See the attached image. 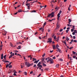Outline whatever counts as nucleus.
<instances>
[{"label": "nucleus", "instance_id": "1", "mask_svg": "<svg viewBox=\"0 0 77 77\" xmlns=\"http://www.w3.org/2000/svg\"><path fill=\"white\" fill-rule=\"evenodd\" d=\"M49 40L47 42V43H51L52 42V38H49L48 39Z\"/></svg>", "mask_w": 77, "mask_h": 77}, {"label": "nucleus", "instance_id": "2", "mask_svg": "<svg viewBox=\"0 0 77 77\" xmlns=\"http://www.w3.org/2000/svg\"><path fill=\"white\" fill-rule=\"evenodd\" d=\"M41 63L40 62H39L37 65V66H40L42 68V65H41Z\"/></svg>", "mask_w": 77, "mask_h": 77}, {"label": "nucleus", "instance_id": "3", "mask_svg": "<svg viewBox=\"0 0 77 77\" xmlns=\"http://www.w3.org/2000/svg\"><path fill=\"white\" fill-rule=\"evenodd\" d=\"M42 61L41 62L42 63H46V62L45 60V58H43L42 59H41Z\"/></svg>", "mask_w": 77, "mask_h": 77}, {"label": "nucleus", "instance_id": "4", "mask_svg": "<svg viewBox=\"0 0 77 77\" xmlns=\"http://www.w3.org/2000/svg\"><path fill=\"white\" fill-rule=\"evenodd\" d=\"M52 14H54V13L52 12L51 14H49L47 17L48 18H50Z\"/></svg>", "mask_w": 77, "mask_h": 77}, {"label": "nucleus", "instance_id": "5", "mask_svg": "<svg viewBox=\"0 0 77 77\" xmlns=\"http://www.w3.org/2000/svg\"><path fill=\"white\" fill-rule=\"evenodd\" d=\"M60 27L59 26V24H58V23L57 22V28L56 29H59Z\"/></svg>", "mask_w": 77, "mask_h": 77}, {"label": "nucleus", "instance_id": "6", "mask_svg": "<svg viewBox=\"0 0 77 77\" xmlns=\"http://www.w3.org/2000/svg\"><path fill=\"white\" fill-rule=\"evenodd\" d=\"M39 61V60H35L34 61V63H36V64H37V63H38Z\"/></svg>", "mask_w": 77, "mask_h": 77}, {"label": "nucleus", "instance_id": "7", "mask_svg": "<svg viewBox=\"0 0 77 77\" xmlns=\"http://www.w3.org/2000/svg\"><path fill=\"white\" fill-rule=\"evenodd\" d=\"M71 6V5H69V7L68 8V10L69 11H70L71 10H70V8Z\"/></svg>", "mask_w": 77, "mask_h": 77}, {"label": "nucleus", "instance_id": "8", "mask_svg": "<svg viewBox=\"0 0 77 77\" xmlns=\"http://www.w3.org/2000/svg\"><path fill=\"white\" fill-rule=\"evenodd\" d=\"M57 16L58 17H57V20H59V18L60 17V14H58Z\"/></svg>", "mask_w": 77, "mask_h": 77}, {"label": "nucleus", "instance_id": "9", "mask_svg": "<svg viewBox=\"0 0 77 77\" xmlns=\"http://www.w3.org/2000/svg\"><path fill=\"white\" fill-rule=\"evenodd\" d=\"M10 46H11V47H14V45L12 43H10Z\"/></svg>", "mask_w": 77, "mask_h": 77}, {"label": "nucleus", "instance_id": "10", "mask_svg": "<svg viewBox=\"0 0 77 77\" xmlns=\"http://www.w3.org/2000/svg\"><path fill=\"white\" fill-rule=\"evenodd\" d=\"M51 64H53L54 63V62L53 61V60L51 59V60L50 61Z\"/></svg>", "mask_w": 77, "mask_h": 77}, {"label": "nucleus", "instance_id": "11", "mask_svg": "<svg viewBox=\"0 0 77 77\" xmlns=\"http://www.w3.org/2000/svg\"><path fill=\"white\" fill-rule=\"evenodd\" d=\"M1 56V59H3V54H2Z\"/></svg>", "mask_w": 77, "mask_h": 77}, {"label": "nucleus", "instance_id": "12", "mask_svg": "<svg viewBox=\"0 0 77 77\" xmlns=\"http://www.w3.org/2000/svg\"><path fill=\"white\" fill-rule=\"evenodd\" d=\"M31 65L29 63H28L27 64V66H28V67H29Z\"/></svg>", "mask_w": 77, "mask_h": 77}, {"label": "nucleus", "instance_id": "13", "mask_svg": "<svg viewBox=\"0 0 77 77\" xmlns=\"http://www.w3.org/2000/svg\"><path fill=\"white\" fill-rule=\"evenodd\" d=\"M59 36H58V38H57L56 39V41L57 42H58L59 41Z\"/></svg>", "mask_w": 77, "mask_h": 77}, {"label": "nucleus", "instance_id": "14", "mask_svg": "<svg viewBox=\"0 0 77 77\" xmlns=\"http://www.w3.org/2000/svg\"><path fill=\"white\" fill-rule=\"evenodd\" d=\"M52 46L53 47V49H56V46H55V45H52Z\"/></svg>", "mask_w": 77, "mask_h": 77}, {"label": "nucleus", "instance_id": "15", "mask_svg": "<svg viewBox=\"0 0 77 77\" xmlns=\"http://www.w3.org/2000/svg\"><path fill=\"white\" fill-rule=\"evenodd\" d=\"M68 21H69V22H68L69 24H70V22H71V19H69L68 20Z\"/></svg>", "mask_w": 77, "mask_h": 77}, {"label": "nucleus", "instance_id": "16", "mask_svg": "<svg viewBox=\"0 0 77 77\" xmlns=\"http://www.w3.org/2000/svg\"><path fill=\"white\" fill-rule=\"evenodd\" d=\"M22 11H22V9H20L18 10V11L17 12H22Z\"/></svg>", "mask_w": 77, "mask_h": 77}, {"label": "nucleus", "instance_id": "17", "mask_svg": "<svg viewBox=\"0 0 77 77\" xmlns=\"http://www.w3.org/2000/svg\"><path fill=\"white\" fill-rule=\"evenodd\" d=\"M30 3H28V2H27V3H26V6H28V5H29V6H30Z\"/></svg>", "mask_w": 77, "mask_h": 77}, {"label": "nucleus", "instance_id": "18", "mask_svg": "<svg viewBox=\"0 0 77 77\" xmlns=\"http://www.w3.org/2000/svg\"><path fill=\"white\" fill-rule=\"evenodd\" d=\"M55 66L57 68H58V67H59V64H57V65H56Z\"/></svg>", "mask_w": 77, "mask_h": 77}, {"label": "nucleus", "instance_id": "19", "mask_svg": "<svg viewBox=\"0 0 77 77\" xmlns=\"http://www.w3.org/2000/svg\"><path fill=\"white\" fill-rule=\"evenodd\" d=\"M32 61L34 62V61H36V58H32Z\"/></svg>", "mask_w": 77, "mask_h": 77}, {"label": "nucleus", "instance_id": "20", "mask_svg": "<svg viewBox=\"0 0 77 77\" xmlns=\"http://www.w3.org/2000/svg\"><path fill=\"white\" fill-rule=\"evenodd\" d=\"M64 44L66 45V46H67V48H68V46H67V45H66V40H65L64 42Z\"/></svg>", "mask_w": 77, "mask_h": 77}, {"label": "nucleus", "instance_id": "21", "mask_svg": "<svg viewBox=\"0 0 77 77\" xmlns=\"http://www.w3.org/2000/svg\"><path fill=\"white\" fill-rule=\"evenodd\" d=\"M43 66H46L47 65L44 63H43Z\"/></svg>", "mask_w": 77, "mask_h": 77}, {"label": "nucleus", "instance_id": "22", "mask_svg": "<svg viewBox=\"0 0 77 77\" xmlns=\"http://www.w3.org/2000/svg\"><path fill=\"white\" fill-rule=\"evenodd\" d=\"M18 48H17V49H21V46H19Z\"/></svg>", "mask_w": 77, "mask_h": 77}, {"label": "nucleus", "instance_id": "23", "mask_svg": "<svg viewBox=\"0 0 77 77\" xmlns=\"http://www.w3.org/2000/svg\"><path fill=\"white\" fill-rule=\"evenodd\" d=\"M68 48H69V49H70V50H71L72 48H73V47L72 46L71 47H70V48H69V47L68 46Z\"/></svg>", "mask_w": 77, "mask_h": 77}, {"label": "nucleus", "instance_id": "24", "mask_svg": "<svg viewBox=\"0 0 77 77\" xmlns=\"http://www.w3.org/2000/svg\"><path fill=\"white\" fill-rule=\"evenodd\" d=\"M48 60L49 61H51V59H52L50 58H49V57H48Z\"/></svg>", "mask_w": 77, "mask_h": 77}, {"label": "nucleus", "instance_id": "25", "mask_svg": "<svg viewBox=\"0 0 77 77\" xmlns=\"http://www.w3.org/2000/svg\"><path fill=\"white\" fill-rule=\"evenodd\" d=\"M27 72H24V75H27Z\"/></svg>", "mask_w": 77, "mask_h": 77}, {"label": "nucleus", "instance_id": "26", "mask_svg": "<svg viewBox=\"0 0 77 77\" xmlns=\"http://www.w3.org/2000/svg\"><path fill=\"white\" fill-rule=\"evenodd\" d=\"M12 57V54H11L10 56L9 57V59H11Z\"/></svg>", "mask_w": 77, "mask_h": 77}, {"label": "nucleus", "instance_id": "27", "mask_svg": "<svg viewBox=\"0 0 77 77\" xmlns=\"http://www.w3.org/2000/svg\"><path fill=\"white\" fill-rule=\"evenodd\" d=\"M31 12H36V11H35V10L31 11Z\"/></svg>", "mask_w": 77, "mask_h": 77}, {"label": "nucleus", "instance_id": "28", "mask_svg": "<svg viewBox=\"0 0 77 77\" xmlns=\"http://www.w3.org/2000/svg\"><path fill=\"white\" fill-rule=\"evenodd\" d=\"M32 1L31 0H27L26 3H28V2H30Z\"/></svg>", "mask_w": 77, "mask_h": 77}, {"label": "nucleus", "instance_id": "29", "mask_svg": "<svg viewBox=\"0 0 77 77\" xmlns=\"http://www.w3.org/2000/svg\"><path fill=\"white\" fill-rule=\"evenodd\" d=\"M72 52L73 54H76V52H75L74 51H72Z\"/></svg>", "mask_w": 77, "mask_h": 77}, {"label": "nucleus", "instance_id": "30", "mask_svg": "<svg viewBox=\"0 0 77 77\" xmlns=\"http://www.w3.org/2000/svg\"><path fill=\"white\" fill-rule=\"evenodd\" d=\"M68 26H69V27H73V26L71 25H69V24H68Z\"/></svg>", "mask_w": 77, "mask_h": 77}, {"label": "nucleus", "instance_id": "31", "mask_svg": "<svg viewBox=\"0 0 77 77\" xmlns=\"http://www.w3.org/2000/svg\"><path fill=\"white\" fill-rule=\"evenodd\" d=\"M52 17H54V14H52V15H51V18Z\"/></svg>", "mask_w": 77, "mask_h": 77}, {"label": "nucleus", "instance_id": "32", "mask_svg": "<svg viewBox=\"0 0 77 77\" xmlns=\"http://www.w3.org/2000/svg\"><path fill=\"white\" fill-rule=\"evenodd\" d=\"M6 55H5L3 57V58H4V59H6Z\"/></svg>", "mask_w": 77, "mask_h": 77}, {"label": "nucleus", "instance_id": "33", "mask_svg": "<svg viewBox=\"0 0 77 77\" xmlns=\"http://www.w3.org/2000/svg\"><path fill=\"white\" fill-rule=\"evenodd\" d=\"M74 32L75 33H77V31L76 30H74Z\"/></svg>", "mask_w": 77, "mask_h": 77}, {"label": "nucleus", "instance_id": "34", "mask_svg": "<svg viewBox=\"0 0 77 77\" xmlns=\"http://www.w3.org/2000/svg\"><path fill=\"white\" fill-rule=\"evenodd\" d=\"M50 31H51V30H50V29H48V32H50Z\"/></svg>", "mask_w": 77, "mask_h": 77}, {"label": "nucleus", "instance_id": "35", "mask_svg": "<svg viewBox=\"0 0 77 77\" xmlns=\"http://www.w3.org/2000/svg\"><path fill=\"white\" fill-rule=\"evenodd\" d=\"M49 69L48 68H46L45 69V70H46L47 71H48Z\"/></svg>", "mask_w": 77, "mask_h": 77}, {"label": "nucleus", "instance_id": "36", "mask_svg": "<svg viewBox=\"0 0 77 77\" xmlns=\"http://www.w3.org/2000/svg\"><path fill=\"white\" fill-rule=\"evenodd\" d=\"M2 62H5L6 61V59H3L2 60Z\"/></svg>", "mask_w": 77, "mask_h": 77}, {"label": "nucleus", "instance_id": "37", "mask_svg": "<svg viewBox=\"0 0 77 77\" xmlns=\"http://www.w3.org/2000/svg\"><path fill=\"white\" fill-rule=\"evenodd\" d=\"M73 28L72 29H73V30H74L75 29V26H73Z\"/></svg>", "mask_w": 77, "mask_h": 77}, {"label": "nucleus", "instance_id": "38", "mask_svg": "<svg viewBox=\"0 0 77 77\" xmlns=\"http://www.w3.org/2000/svg\"><path fill=\"white\" fill-rule=\"evenodd\" d=\"M27 9H30V5H29V6H28V7H27Z\"/></svg>", "mask_w": 77, "mask_h": 77}, {"label": "nucleus", "instance_id": "39", "mask_svg": "<svg viewBox=\"0 0 77 77\" xmlns=\"http://www.w3.org/2000/svg\"><path fill=\"white\" fill-rule=\"evenodd\" d=\"M55 9H57H57H59V7H57L55 8Z\"/></svg>", "mask_w": 77, "mask_h": 77}, {"label": "nucleus", "instance_id": "40", "mask_svg": "<svg viewBox=\"0 0 77 77\" xmlns=\"http://www.w3.org/2000/svg\"><path fill=\"white\" fill-rule=\"evenodd\" d=\"M33 72L32 71L30 72V74H33Z\"/></svg>", "mask_w": 77, "mask_h": 77}, {"label": "nucleus", "instance_id": "41", "mask_svg": "<svg viewBox=\"0 0 77 77\" xmlns=\"http://www.w3.org/2000/svg\"><path fill=\"white\" fill-rule=\"evenodd\" d=\"M45 54H43L42 56L43 57H44L45 56Z\"/></svg>", "mask_w": 77, "mask_h": 77}, {"label": "nucleus", "instance_id": "42", "mask_svg": "<svg viewBox=\"0 0 77 77\" xmlns=\"http://www.w3.org/2000/svg\"><path fill=\"white\" fill-rule=\"evenodd\" d=\"M8 66H9V64H7L6 65V68H7L8 67Z\"/></svg>", "mask_w": 77, "mask_h": 77}, {"label": "nucleus", "instance_id": "43", "mask_svg": "<svg viewBox=\"0 0 77 77\" xmlns=\"http://www.w3.org/2000/svg\"><path fill=\"white\" fill-rule=\"evenodd\" d=\"M69 59L70 60H72V58H71V57H69Z\"/></svg>", "mask_w": 77, "mask_h": 77}, {"label": "nucleus", "instance_id": "44", "mask_svg": "<svg viewBox=\"0 0 77 77\" xmlns=\"http://www.w3.org/2000/svg\"><path fill=\"white\" fill-rule=\"evenodd\" d=\"M73 58L74 59H75V58H76V56H73Z\"/></svg>", "mask_w": 77, "mask_h": 77}, {"label": "nucleus", "instance_id": "45", "mask_svg": "<svg viewBox=\"0 0 77 77\" xmlns=\"http://www.w3.org/2000/svg\"><path fill=\"white\" fill-rule=\"evenodd\" d=\"M59 60L60 61H63V59H62V58L60 59Z\"/></svg>", "mask_w": 77, "mask_h": 77}, {"label": "nucleus", "instance_id": "46", "mask_svg": "<svg viewBox=\"0 0 77 77\" xmlns=\"http://www.w3.org/2000/svg\"><path fill=\"white\" fill-rule=\"evenodd\" d=\"M71 32H74V30L73 29H71Z\"/></svg>", "mask_w": 77, "mask_h": 77}, {"label": "nucleus", "instance_id": "47", "mask_svg": "<svg viewBox=\"0 0 77 77\" xmlns=\"http://www.w3.org/2000/svg\"><path fill=\"white\" fill-rule=\"evenodd\" d=\"M54 2V3H55V2L54 1H52L51 2V3H52Z\"/></svg>", "mask_w": 77, "mask_h": 77}, {"label": "nucleus", "instance_id": "48", "mask_svg": "<svg viewBox=\"0 0 77 77\" xmlns=\"http://www.w3.org/2000/svg\"><path fill=\"white\" fill-rule=\"evenodd\" d=\"M63 30V29H61L60 31L59 32H61Z\"/></svg>", "mask_w": 77, "mask_h": 77}, {"label": "nucleus", "instance_id": "49", "mask_svg": "<svg viewBox=\"0 0 77 77\" xmlns=\"http://www.w3.org/2000/svg\"><path fill=\"white\" fill-rule=\"evenodd\" d=\"M12 65H10L9 66L8 68H12Z\"/></svg>", "mask_w": 77, "mask_h": 77}, {"label": "nucleus", "instance_id": "50", "mask_svg": "<svg viewBox=\"0 0 77 77\" xmlns=\"http://www.w3.org/2000/svg\"><path fill=\"white\" fill-rule=\"evenodd\" d=\"M61 12H62V11L61 10L60 11L59 13L58 14H60H60H61Z\"/></svg>", "mask_w": 77, "mask_h": 77}, {"label": "nucleus", "instance_id": "51", "mask_svg": "<svg viewBox=\"0 0 77 77\" xmlns=\"http://www.w3.org/2000/svg\"><path fill=\"white\" fill-rule=\"evenodd\" d=\"M75 33L74 32H73L72 33V34L73 35H75Z\"/></svg>", "mask_w": 77, "mask_h": 77}, {"label": "nucleus", "instance_id": "52", "mask_svg": "<svg viewBox=\"0 0 77 77\" xmlns=\"http://www.w3.org/2000/svg\"><path fill=\"white\" fill-rule=\"evenodd\" d=\"M15 76H17V74L15 73H14L13 74Z\"/></svg>", "mask_w": 77, "mask_h": 77}, {"label": "nucleus", "instance_id": "53", "mask_svg": "<svg viewBox=\"0 0 77 77\" xmlns=\"http://www.w3.org/2000/svg\"><path fill=\"white\" fill-rule=\"evenodd\" d=\"M50 52L51 53H53V50L52 51H50Z\"/></svg>", "mask_w": 77, "mask_h": 77}, {"label": "nucleus", "instance_id": "54", "mask_svg": "<svg viewBox=\"0 0 77 77\" xmlns=\"http://www.w3.org/2000/svg\"><path fill=\"white\" fill-rule=\"evenodd\" d=\"M56 47H59V46L58 45V44H57L56 46Z\"/></svg>", "mask_w": 77, "mask_h": 77}, {"label": "nucleus", "instance_id": "55", "mask_svg": "<svg viewBox=\"0 0 77 77\" xmlns=\"http://www.w3.org/2000/svg\"><path fill=\"white\" fill-rule=\"evenodd\" d=\"M66 39L67 40V41H68V37H66Z\"/></svg>", "mask_w": 77, "mask_h": 77}, {"label": "nucleus", "instance_id": "56", "mask_svg": "<svg viewBox=\"0 0 77 77\" xmlns=\"http://www.w3.org/2000/svg\"><path fill=\"white\" fill-rule=\"evenodd\" d=\"M73 42H77V40H74L73 41Z\"/></svg>", "mask_w": 77, "mask_h": 77}, {"label": "nucleus", "instance_id": "57", "mask_svg": "<svg viewBox=\"0 0 77 77\" xmlns=\"http://www.w3.org/2000/svg\"><path fill=\"white\" fill-rule=\"evenodd\" d=\"M52 58L53 59H56V57H54Z\"/></svg>", "mask_w": 77, "mask_h": 77}, {"label": "nucleus", "instance_id": "58", "mask_svg": "<svg viewBox=\"0 0 77 77\" xmlns=\"http://www.w3.org/2000/svg\"><path fill=\"white\" fill-rule=\"evenodd\" d=\"M54 39H56V36H54Z\"/></svg>", "mask_w": 77, "mask_h": 77}, {"label": "nucleus", "instance_id": "59", "mask_svg": "<svg viewBox=\"0 0 77 77\" xmlns=\"http://www.w3.org/2000/svg\"><path fill=\"white\" fill-rule=\"evenodd\" d=\"M59 52L60 53H62V51H61V50L60 49L59 51Z\"/></svg>", "mask_w": 77, "mask_h": 77}, {"label": "nucleus", "instance_id": "60", "mask_svg": "<svg viewBox=\"0 0 77 77\" xmlns=\"http://www.w3.org/2000/svg\"><path fill=\"white\" fill-rule=\"evenodd\" d=\"M18 13V12H16V13H14V15H17V13Z\"/></svg>", "mask_w": 77, "mask_h": 77}, {"label": "nucleus", "instance_id": "61", "mask_svg": "<svg viewBox=\"0 0 77 77\" xmlns=\"http://www.w3.org/2000/svg\"><path fill=\"white\" fill-rule=\"evenodd\" d=\"M44 26H45L46 25V22H45L44 24Z\"/></svg>", "mask_w": 77, "mask_h": 77}, {"label": "nucleus", "instance_id": "62", "mask_svg": "<svg viewBox=\"0 0 77 77\" xmlns=\"http://www.w3.org/2000/svg\"><path fill=\"white\" fill-rule=\"evenodd\" d=\"M36 64H35L34 66H33V67H36Z\"/></svg>", "mask_w": 77, "mask_h": 77}, {"label": "nucleus", "instance_id": "63", "mask_svg": "<svg viewBox=\"0 0 77 77\" xmlns=\"http://www.w3.org/2000/svg\"><path fill=\"white\" fill-rule=\"evenodd\" d=\"M73 39H75V36H73Z\"/></svg>", "mask_w": 77, "mask_h": 77}, {"label": "nucleus", "instance_id": "64", "mask_svg": "<svg viewBox=\"0 0 77 77\" xmlns=\"http://www.w3.org/2000/svg\"><path fill=\"white\" fill-rule=\"evenodd\" d=\"M42 32H43V31H44V28L42 29Z\"/></svg>", "mask_w": 77, "mask_h": 77}]
</instances>
